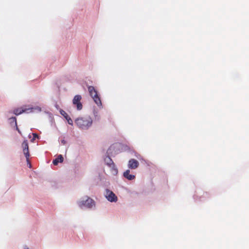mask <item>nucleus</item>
Here are the masks:
<instances>
[{"label":"nucleus","mask_w":249,"mask_h":249,"mask_svg":"<svg viewBox=\"0 0 249 249\" xmlns=\"http://www.w3.org/2000/svg\"><path fill=\"white\" fill-rule=\"evenodd\" d=\"M75 123L79 128L86 130L91 126L92 120L90 116H88L78 118L75 120Z\"/></svg>","instance_id":"nucleus-1"},{"label":"nucleus","mask_w":249,"mask_h":249,"mask_svg":"<svg viewBox=\"0 0 249 249\" xmlns=\"http://www.w3.org/2000/svg\"><path fill=\"white\" fill-rule=\"evenodd\" d=\"M88 89L90 95L92 98L95 103L97 105V106H101L102 105L101 99L94 87L91 86H89L88 87Z\"/></svg>","instance_id":"nucleus-2"},{"label":"nucleus","mask_w":249,"mask_h":249,"mask_svg":"<svg viewBox=\"0 0 249 249\" xmlns=\"http://www.w3.org/2000/svg\"><path fill=\"white\" fill-rule=\"evenodd\" d=\"M78 205L81 208L83 207L91 208L92 207L95 206V202L90 197L86 196L85 200H82L78 202Z\"/></svg>","instance_id":"nucleus-3"},{"label":"nucleus","mask_w":249,"mask_h":249,"mask_svg":"<svg viewBox=\"0 0 249 249\" xmlns=\"http://www.w3.org/2000/svg\"><path fill=\"white\" fill-rule=\"evenodd\" d=\"M81 99L82 96L80 95H76L72 100V104L76 106L78 110H80L83 108V105L81 103Z\"/></svg>","instance_id":"nucleus-4"},{"label":"nucleus","mask_w":249,"mask_h":249,"mask_svg":"<svg viewBox=\"0 0 249 249\" xmlns=\"http://www.w3.org/2000/svg\"><path fill=\"white\" fill-rule=\"evenodd\" d=\"M33 108H26L25 107H22L15 109L13 110V113L16 115H19L24 112H31L33 111Z\"/></svg>","instance_id":"nucleus-5"},{"label":"nucleus","mask_w":249,"mask_h":249,"mask_svg":"<svg viewBox=\"0 0 249 249\" xmlns=\"http://www.w3.org/2000/svg\"><path fill=\"white\" fill-rule=\"evenodd\" d=\"M105 196L110 202H116L117 201V196L112 191L108 189L106 190Z\"/></svg>","instance_id":"nucleus-6"},{"label":"nucleus","mask_w":249,"mask_h":249,"mask_svg":"<svg viewBox=\"0 0 249 249\" xmlns=\"http://www.w3.org/2000/svg\"><path fill=\"white\" fill-rule=\"evenodd\" d=\"M104 160L106 164L111 169L113 172L116 173L117 172V169L116 168L115 164L109 156H107Z\"/></svg>","instance_id":"nucleus-7"},{"label":"nucleus","mask_w":249,"mask_h":249,"mask_svg":"<svg viewBox=\"0 0 249 249\" xmlns=\"http://www.w3.org/2000/svg\"><path fill=\"white\" fill-rule=\"evenodd\" d=\"M139 165V163L138 160L135 159H130L128 163V167L131 169H136Z\"/></svg>","instance_id":"nucleus-8"},{"label":"nucleus","mask_w":249,"mask_h":249,"mask_svg":"<svg viewBox=\"0 0 249 249\" xmlns=\"http://www.w3.org/2000/svg\"><path fill=\"white\" fill-rule=\"evenodd\" d=\"M124 176L125 178L129 180H133L135 178V176L134 175L130 174L129 170H127L124 173Z\"/></svg>","instance_id":"nucleus-9"},{"label":"nucleus","mask_w":249,"mask_h":249,"mask_svg":"<svg viewBox=\"0 0 249 249\" xmlns=\"http://www.w3.org/2000/svg\"><path fill=\"white\" fill-rule=\"evenodd\" d=\"M63 157L62 155H59L58 157L54 159L53 161V163L54 165H57L59 162H62L63 161Z\"/></svg>","instance_id":"nucleus-10"},{"label":"nucleus","mask_w":249,"mask_h":249,"mask_svg":"<svg viewBox=\"0 0 249 249\" xmlns=\"http://www.w3.org/2000/svg\"><path fill=\"white\" fill-rule=\"evenodd\" d=\"M23 151L24 154L26 158V160H27V162H28L29 157H30V154L29 152V148H26V149H23Z\"/></svg>","instance_id":"nucleus-11"},{"label":"nucleus","mask_w":249,"mask_h":249,"mask_svg":"<svg viewBox=\"0 0 249 249\" xmlns=\"http://www.w3.org/2000/svg\"><path fill=\"white\" fill-rule=\"evenodd\" d=\"M10 123L12 124H14L16 126H17V119L16 117H11L9 118Z\"/></svg>","instance_id":"nucleus-12"},{"label":"nucleus","mask_w":249,"mask_h":249,"mask_svg":"<svg viewBox=\"0 0 249 249\" xmlns=\"http://www.w3.org/2000/svg\"><path fill=\"white\" fill-rule=\"evenodd\" d=\"M22 147L23 148V149L29 148L28 143L27 142V141L25 140V141H23V142L22 143Z\"/></svg>","instance_id":"nucleus-13"},{"label":"nucleus","mask_w":249,"mask_h":249,"mask_svg":"<svg viewBox=\"0 0 249 249\" xmlns=\"http://www.w3.org/2000/svg\"><path fill=\"white\" fill-rule=\"evenodd\" d=\"M60 113L61 114L64 116V117L66 119H67L68 118H69L70 116H69V115L63 110H60Z\"/></svg>","instance_id":"nucleus-14"},{"label":"nucleus","mask_w":249,"mask_h":249,"mask_svg":"<svg viewBox=\"0 0 249 249\" xmlns=\"http://www.w3.org/2000/svg\"><path fill=\"white\" fill-rule=\"evenodd\" d=\"M66 120H67L68 121V123L69 124H71V125H72L73 124V121L72 120V119L70 118V117H69V118H68L67 119H66Z\"/></svg>","instance_id":"nucleus-15"},{"label":"nucleus","mask_w":249,"mask_h":249,"mask_svg":"<svg viewBox=\"0 0 249 249\" xmlns=\"http://www.w3.org/2000/svg\"><path fill=\"white\" fill-rule=\"evenodd\" d=\"M61 142L63 144H65L66 143V141L65 140H62Z\"/></svg>","instance_id":"nucleus-16"},{"label":"nucleus","mask_w":249,"mask_h":249,"mask_svg":"<svg viewBox=\"0 0 249 249\" xmlns=\"http://www.w3.org/2000/svg\"><path fill=\"white\" fill-rule=\"evenodd\" d=\"M33 136H34V139H35L36 138L38 137V135L36 134V133H34L33 134Z\"/></svg>","instance_id":"nucleus-17"}]
</instances>
